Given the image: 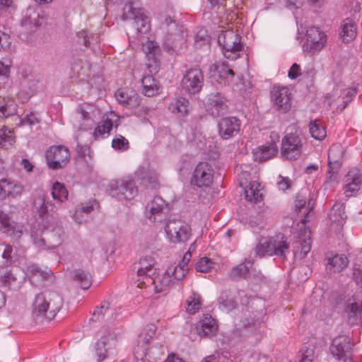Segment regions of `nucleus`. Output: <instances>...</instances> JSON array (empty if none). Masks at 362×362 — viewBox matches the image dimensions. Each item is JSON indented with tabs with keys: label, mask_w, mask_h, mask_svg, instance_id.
Here are the masks:
<instances>
[{
	"label": "nucleus",
	"mask_w": 362,
	"mask_h": 362,
	"mask_svg": "<svg viewBox=\"0 0 362 362\" xmlns=\"http://www.w3.org/2000/svg\"><path fill=\"white\" fill-rule=\"evenodd\" d=\"M63 306L62 296L52 291L45 290L36 295L33 303L32 318L36 323L53 320Z\"/></svg>",
	"instance_id": "obj_1"
},
{
	"label": "nucleus",
	"mask_w": 362,
	"mask_h": 362,
	"mask_svg": "<svg viewBox=\"0 0 362 362\" xmlns=\"http://www.w3.org/2000/svg\"><path fill=\"white\" fill-rule=\"evenodd\" d=\"M289 248L287 238L283 235H277L274 237L260 238L255 246V251L259 257L276 255L285 259Z\"/></svg>",
	"instance_id": "obj_2"
},
{
	"label": "nucleus",
	"mask_w": 362,
	"mask_h": 362,
	"mask_svg": "<svg viewBox=\"0 0 362 362\" xmlns=\"http://www.w3.org/2000/svg\"><path fill=\"white\" fill-rule=\"evenodd\" d=\"M109 194L118 200H132L138 194V188L129 177L112 180L107 185Z\"/></svg>",
	"instance_id": "obj_3"
},
{
	"label": "nucleus",
	"mask_w": 362,
	"mask_h": 362,
	"mask_svg": "<svg viewBox=\"0 0 362 362\" xmlns=\"http://www.w3.org/2000/svg\"><path fill=\"white\" fill-rule=\"evenodd\" d=\"M218 41L222 47L226 58L235 60L240 57L243 49L241 37L233 30H227L219 35Z\"/></svg>",
	"instance_id": "obj_4"
},
{
	"label": "nucleus",
	"mask_w": 362,
	"mask_h": 362,
	"mask_svg": "<svg viewBox=\"0 0 362 362\" xmlns=\"http://www.w3.org/2000/svg\"><path fill=\"white\" fill-rule=\"evenodd\" d=\"M215 170L208 162H199L195 167L190 179V184L194 187L206 189L214 182Z\"/></svg>",
	"instance_id": "obj_5"
},
{
	"label": "nucleus",
	"mask_w": 362,
	"mask_h": 362,
	"mask_svg": "<svg viewBox=\"0 0 362 362\" xmlns=\"http://www.w3.org/2000/svg\"><path fill=\"white\" fill-rule=\"evenodd\" d=\"M169 241L172 243H185L192 236L191 226L181 220L169 221L165 228Z\"/></svg>",
	"instance_id": "obj_6"
},
{
	"label": "nucleus",
	"mask_w": 362,
	"mask_h": 362,
	"mask_svg": "<svg viewBox=\"0 0 362 362\" xmlns=\"http://www.w3.org/2000/svg\"><path fill=\"white\" fill-rule=\"evenodd\" d=\"M155 265V258L151 255L141 257L135 264L136 276L134 280L138 287H146V282H152V276H155L156 273Z\"/></svg>",
	"instance_id": "obj_7"
},
{
	"label": "nucleus",
	"mask_w": 362,
	"mask_h": 362,
	"mask_svg": "<svg viewBox=\"0 0 362 362\" xmlns=\"http://www.w3.org/2000/svg\"><path fill=\"white\" fill-rule=\"evenodd\" d=\"M303 146V141L296 132L288 133L281 140V155L286 160H297L301 155Z\"/></svg>",
	"instance_id": "obj_8"
},
{
	"label": "nucleus",
	"mask_w": 362,
	"mask_h": 362,
	"mask_svg": "<svg viewBox=\"0 0 362 362\" xmlns=\"http://www.w3.org/2000/svg\"><path fill=\"white\" fill-rule=\"evenodd\" d=\"M327 36L318 27L312 26L307 29L305 41L303 45L304 52L313 55L319 53L326 45Z\"/></svg>",
	"instance_id": "obj_9"
},
{
	"label": "nucleus",
	"mask_w": 362,
	"mask_h": 362,
	"mask_svg": "<svg viewBox=\"0 0 362 362\" xmlns=\"http://www.w3.org/2000/svg\"><path fill=\"white\" fill-rule=\"evenodd\" d=\"M46 160L48 167L52 170H58L64 168L71 158V153L69 148L63 145H54L46 151Z\"/></svg>",
	"instance_id": "obj_10"
},
{
	"label": "nucleus",
	"mask_w": 362,
	"mask_h": 362,
	"mask_svg": "<svg viewBox=\"0 0 362 362\" xmlns=\"http://www.w3.org/2000/svg\"><path fill=\"white\" fill-rule=\"evenodd\" d=\"M123 18L124 20L129 18L134 19L139 37H142L150 32L149 18L146 15L144 9L134 8L131 4L125 5L124 7Z\"/></svg>",
	"instance_id": "obj_11"
},
{
	"label": "nucleus",
	"mask_w": 362,
	"mask_h": 362,
	"mask_svg": "<svg viewBox=\"0 0 362 362\" xmlns=\"http://www.w3.org/2000/svg\"><path fill=\"white\" fill-rule=\"evenodd\" d=\"M203 84L204 75L201 69L198 68L187 70L181 81L182 89L189 94L199 93Z\"/></svg>",
	"instance_id": "obj_12"
},
{
	"label": "nucleus",
	"mask_w": 362,
	"mask_h": 362,
	"mask_svg": "<svg viewBox=\"0 0 362 362\" xmlns=\"http://www.w3.org/2000/svg\"><path fill=\"white\" fill-rule=\"evenodd\" d=\"M26 275L31 284L36 287L45 286L47 282L54 279L53 273L49 269H42L35 264L27 267Z\"/></svg>",
	"instance_id": "obj_13"
},
{
	"label": "nucleus",
	"mask_w": 362,
	"mask_h": 362,
	"mask_svg": "<svg viewBox=\"0 0 362 362\" xmlns=\"http://www.w3.org/2000/svg\"><path fill=\"white\" fill-rule=\"evenodd\" d=\"M271 99L279 111L286 112L291 107V93L287 87L274 86L271 90Z\"/></svg>",
	"instance_id": "obj_14"
},
{
	"label": "nucleus",
	"mask_w": 362,
	"mask_h": 362,
	"mask_svg": "<svg viewBox=\"0 0 362 362\" xmlns=\"http://www.w3.org/2000/svg\"><path fill=\"white\" fill-rule=\"evenodd\" d=\"M351 343L349 339L345 337H338L333 339L330 351L332 354L340 362H351V357L349 353Z\"/></svg>",
	"instance_id": "obj_15"
},
{
	"label": "nucleus",
	"mask_w": 362,
	"mask_h": 362,
	"mask_svg": "<svg viewBox=\"0 0 362 362\" xmlns=\"http://www.w3.org/2000/svg\"><path fill=\"white\" fill-rule=\"evenodd\" d=\"M206 110L213 117H218L228 111L226 98L221 93H211L206 102Z\"/></svg>",
	"instance_id": "obj_16"
},
{
	"label": "nucleus",
	"mask_w": 362,
	"mask_h": 362,
	"mask_svg": "<svg viewBox=\"0 0 362 362\" xmlns=\"http://www.w3.org/2000/svg\"><path fill=\"white\" fill-rule=\"evenodd\" d=\"M218 127L221 137L228 139L239 132L240 121L235 117H223L218 122Z\"/></svg>",
	"instance_id": "obj_17"
},
{
	"label": "nucleus",
	"mask_w": 362,
	"mask_h": 362,
	"mask_svg": "<svg viewBox=\"0 0 362 362\" xmlns=\"http://www.w3.org/2000/svg\"><path fill=\"white\" fill-rule=\"evenodd\" d=\"M115 98L120 104L129 109L139 107L141 103L139 94L136 90L129 88L117 90Z\"/></svg>",
	"instance_id": "obj_18"
},
{
	"label": "nucleus",
	"mask_w": 362,
	"mask_h": 362,
	"mask_svg": "<svg viewBox=\"0 0 362 362\" xmlns=\"http://www.w3.org/2000/svg\"><path fill=\"white\" fill-rule=\"evenodd\" d=\"M23 226L11 219L10 216L0 211V230L14 239H18L23 234Z\"/></svg>",
	"instance_id": "obj_19"
},
{
	"label": "nucleus",
	"mask_w": 362,
	"mask_h": 362,
	"mask_svg": "<svg viewBox=\"0 0 362 362\" xmlns=\"http://www.w3.org/2000/svg\"><path fill=\"white\" fill-rule=\"evenodd\" d=\"M143 49L146 53L148 62L146 66L150 69V72H157L159 69V62L158 56L160 53V49L157 43L153 41L147 40L143 45Z\"/></svg>",
	"instance_id": "obj_20"
},
{
	"label": "nucleus",
	"mask_w": 362,
	"mask_h": 362,
	"mask_svg": "<svg viewBox=\"0 0 362 362\" xmlns=\"http://www.w3.org/2000/svg\"><path fill=\"white\" fill-rule=\"evenodd\" d=\"M357 93V89L356 88H349L344 90H339L338 88L334 89L330 93L327 94L325 98V102L328 105H331L332 102L329 101V99L332 98L338 97V100L342 97L341 104H338L337 107L339 109V111H342L346 108L349 103L352 100L353 96H354Z\"/></svg>",
	"instance_id": "obj_21"
},
{
	"label": "nucleus",
	"mask_w": 362,
	"mask_h": 362,
	"mask_svg": "<svg viewBox=\"0 0 362 362\" xmlns=\"http://www.w3.org/2000/svg\"><path fill=\"white\" fill-rule=\"evenodd\" d=\"M196 330L200 337H211L218 331V324L211 315H206L197 322Z\"/></svg>",
	"instance_id": "obj_22"
},
{
	"label": "nucleus",
	"mask_w": 362,
	"mask_h": 362,
	"mask_svg": "<svg viewBox=\"0 0 362 362\" xmlns=\"http://www.w3.org/2000/svg\"><path fill=\"white\" fill-rule=\"evenodd\" d=\"M342 158L341 148L338 145H333L328 152V171L329 179H332L341 167Z\"/></svg>",
	"instance_id": "obj_23"
},
{
	"label": "nucleus",
	"mask_w": 362,
	"mask_h": 362,
	"mask_svg": "<svg viewBox=\"0 0 362 362\" xmlns=\"http://www.w3.org/2000/svg\"><path fill=\"white\" fill-rule=\"evenodd\" d=\"M263 327L262 323L257 320L243 321L241 327L239 329L240 334L244 337H254L256 340L261 337Z\"/></svg>",
	"instance_id": "obj_24"
},
{
	"label": "nucleus",
	"mask_w": 362,
	"mask_h": 362,
	"mask_svg": "<svg viewBox=\"0 0 362 362\" xmlns=\"http://www.w3.org/2000/svg\"><path fill=\"white\" fill-rule=\"evenodd\" d=\"M362 186V176L359 174H349L346 176L344 192L346 197L355 195Z\"/></svg>",
	"instance_id": "obj_25"
},
{
	"label": "nucleus",
	"mask_w": 362,
	"mask_h": 362,
	"mask_svg": "<svg viewBox=\"0 0 362 362\" xmlns=\"http://www.w3.org/2000/svg\"><path fill=\"white\" fill-rule=\"evenodd\" d=\"M174 284L170 274L165 272L163 275L152 276V282H146V287L153 285L154 291L156 293H162L168 291Z\"/></svg>",
	"instance_id": "obj_26"
},
{
	"label": "nucleus",
	"mask_w": 362,
	"mask_h": 362,
	"mask_svg": "<svg viewBox=\"0 0 362 362\" xmlns=\"http://www.w3.org/2000/svg\"><path fill=\"white\" fill-rule=\"evenodd\" d=\"M278 151L277 145L266 144L255 148L253 151V155L255 160L264 162L274 157Z\"/></svg>",
	"instance_id": "obj_27"
},
{
	"label": "nucleus",
	"mask_w": 362,
	"mask_h": 362,
	"mask_svg": "<svg viewBox=\"0 0 362 362\" xmlns=\"http://www.w3.org/2000/svg\"><path fill=\"white\" fill-rule=\"evenodd\" d=\"M23 188L21 185L11 182L7 179L0 180V197L6 198L7 197L20 196L23 192Z\"/></svg>",
	"instance_id": "obj_28"
},
{
	"label": "nucleus",
	"mask_w": 362,
	"mask_h": 362,
	"mask_svg": "<svg viewBox=\"0 0 362 362\" xmlns=\"http://www.w3.org/2000/svg\"><path fill=\"white\" fill-rule=\"evenodd\" d=\"M115 346V339L112 334L108 337H103L96 343L95 351L98 356V361L101 362L107 357L108 349Z\"/></svg>",
	"instance_id": "obj_29"
},
{
	"label": "nucleus",
	"mask_w": 362,
	"mask_h": 362,
	"mask_svg": "<svg viewBox=\"0 0 362 362\" xmlns=\"http://www.w3.org/2000/svg\"><path fill=\"white\" fill-rule=\"evenodd\" d=\"M349 264L347 257L344 255H335L327 259V270L331 272H340L344 269Z\"/></svg>",
	"instance_id": "obj_30"
},
{
	"label": "nucleus",
	"mask_w": 362,
	"mask_h": 362,
	"mask_svg": "<svg viewBox=\"0 0 362 362\" xmlns=\"http://www.w3.org/2000/svg\"><path fill=\"white\" fill-rule=\"evenodd\" d=\"M340 36L344 42H349L356 37V25L353 20L346 18L343 21L340 29Z\"/></svg>",
	"instance_id": "obj_31"
},
{
	"label": "nucleus",
	"mask_w": 362,
	"mask_h": 362,
	"mask_svg": "<svg viewBox=\"0 0 362 362\" xmlns=\"http://www.w3.org/2000/svg\"><path fill=\"white\" fill-rule=\"evenodd\" d=\"M135 178L142 184L155 183L158 180L157 174L148 167L140 166L134 173Z\"/></svg>",
	"instance_id": "obj_32"
},
{
	"label": "nucleus",
	"mask_w": 362,
	"mask_h": 362,
	"mask_svg": "<svg viewBox=\"0 0 362 362\" xmlns=\"http://www.w3.org/2000/svg\"><path fill=\"white\" fill-rule=\"evenodd\" d=\"M141 83L142 92L146 96L152 97L159 93L160 86L152 76H144Z\"/></svg>",
	"instance_id": "obj_33"
},
{
	"label": "nucleus",
	"mask_w": 362,
	"mask_h": 362,
	"mask_svg": "<svg viewBox=\"0 0 362 362\" xmlns=\"http://www.w3.org/2000/svg\"><path fill=\"white\" fill-rule=\"evenodd\" d=\"M17 112V105L14 100L9 97L0 96V117H8Z\"/></svg>",
	"instance_id": "obj_34"
},
{
	"label": "nucleus",
	"mask_w": 362,
	"mask_h": 362,
	"mask_svg": "<svg viewBox=\"0 0 362 362\" xmlns=\"http://www.w3.org/2000/svg\"><path fill=\"white\" fill-rule=\"evenodd\" d=\"M116 117L115 114L110 112L103 119L101 124H99L94 129L93 136L95 139L103 136L105 134H109L113 127L112 117Z\"/></svg>",
	"instance_id": "obj_35"
},
{
	"label": "nucleus",
	"mask_w": 362,
	"mask_h": 362,
	"mask_svg": "<svg viewBox=\"0 0 362 362\" xmlns=\"http://www.w3.org/2000/svg\"><path fill=\"white\" fill-rule=\"evenodd\" d=\"M189 102L183 97L177 98L169 105V110L175 115L184 117L189 113Z\"/></svg>",
	"instance_id": "obj_36"
},
{
	"label": "nucleus",
	"mask_w": 362,
	"mask_h": 362,
	"mask_svg": "<svg viewBox=\"0 0 362 362\" xmlns=\"http://www.w3.org/2000/svg\"><path fill=\"white\" fill-rule=\"evenodd\" d=\"M252 262L245 260L244 262L234 267L229 273V276L233 279H245L250 274Z\"/></svg>",
	"instance_id": "obj_37"
},
{
	"label": "nucleus",
	"mask_w": 362,
	"mask_h": 362,
	"mask_svg": "<svg viewBox=\"0 0 362 362\" xmlns=\"http://www.w3.org/2000/svg\"><path fill=\"white\" fill-rule=\"evenodd\" d=\"M329 218L332 222L337 223L339 225L342 226L346 218L344 204L340 202L335 203L332 208Z\"/></svg>",
	"instance_id": "obj_38"
},
{
	"label": "nucleus",
	"mask_w": 362,
	"mask_h": 362,
	"mask_svg": "<svg viewBox=\"0 0 362 362\" xmlns=\"http://www.w3.org/2000/svg\"><path fill=\"white\" fill-rule=\"evenodd\" d=\"M245 194L248 201L255 203L259 202L262 197L260 184L257 182H251L245 188Z\"/></svg>",
	"instance_id": "obj_39"
},
{
	"label": "nucleus",
	"mask_w": 362,
	"mask_h": 362,
	"mask_svg": "<svg viewBox=\"0 0 362 362\" xmlns=\"http://www.w3.org/2000/svg\"><path fill=\"white\" fill-rule=\"evenodd\" d=\"M309 130L311 136L317 140H322L326 137L327 132L325 127L319 119L310 122Z\"/></svg>",
	"instance_id": "obj_40"
},
{
	"label": "nucleus",
	"mask_w": 362,
	"mask_h": 362,
	"mask_svg": "<svg viewBox=\"0 0 362 362\" xmlns=\"http://www.w3.org/2000/svg\"><path fill=\"white\" fill-rule=\"evenodd\" d=\"M202 307V299L199 294L192 292L186 300L185 309L187 313L193 315Z\"/></svg>",
	"instance_id": "obj_41"
},
{
	"label": "nucleus",
	"mask_w": 362,
	"mask_h": 362,
	"mask_svg": "<svg viewBox=\"0 0 362 362\" xmlns=\"http://www.w3.org/2000/svg\"><path fill=\"white\" fill-rule=\"evenodd\" d=\"M74 280L77 282L83 289L90 288L93 281L91 274L82 269H77L74 272Z\"/></svg>",
	"instance_id": "obj_42"
},
{
	"label": "nucleus",
	"mask_w": 362,
	"mask_h": 362,
	"mask_svg": "<svg viewBox=\"0 0 362 362\" xmlns=\"http://www.w3.org/2000/svg\"><path fill=\"white\" fill-rule=\"evenodd\" d=\"M315 346L313 344L304 345L298 354V362H313Z\"/></svg>",
	"instance_id": "obj_43"
},
{
	"label": "nucleus",
	"mask_w": 362,
	"mask_h": 362,
	"mask_svg": "<svg viewBox=\"0 0 362 362\" xmlns=\"http://www.w3.org/2000/svg\"><path fill=\"white\" fill-rule=\"evenodd\" d=\"M52 196L54 200L61 204L67 199L68 191L63 184L55 182L52 187Z\"/></svg>",
	"instance_id": "obj_44"
},
{
	"label": "nucleus",
	"mask_w": 362,
	"mask_h": 362,
	"mask_svg": "<svg viewBox=\"0 0 362 362\" xmlns=\"http://www.w3.org/2000/svg\"><path fill=\"white\" fill-rule=\"evenodd\" d=\"M112 313L110 303L108 301L103 300L100 303L99 306H97L93 312L92 320H101L106 315H109Z\"/></svg>",
	"instance_id": "obj_45"
},
{
	"label": "nucleus",
	"mask_w": 362,
	"mask_h": 362,
	"mask_svg": "<svg viewBox=\"0 0 362 362\" xmlns=\"http://www.w3.org/2000/svg\"><path fill=\"white\" fill-rule=\"evenodd\" d=\"M15 143L13 132L7 127L0 129V148H7Z\"/></svg>",
	"instance_id": "obj_46"
},
{
	"label": "nucleus",
	"mask_w": 362,
	"mask_h": 362,
	"mask_svg": "<svg viewBox=\"0 0 362 362\" xmlns=\"http://www.w3.org/2000/svg\"><path fill=\"white\" fill-rule=\"evenodd\" d=\"M13 247L6 243H0V267L8 266L11 260Z\"/></svg>",
	"instance_id": "obj_47"
},
{
	"label": "nucleus",
	"mask_w": 362,
	"mask_h": 362,
	"mask_svg": "<svg viewBox=\"0 0 362 362\" xmlns=\"http://www.w3.org/2000/svg\"><path fill=\"white\" fill-rule=\"evenodd\" d=\"M188 269L187 265L179 264L173 269H168L166 272L170 274V276H171L175 283L176 281L182 280L185 277Z\"/></svg>",
	"instance_id": "obj_48"
},
{
	"label": "nucleus",
	"mask_w": 362,
	"mask_h": 362,
	"mask_svg": "<svg viewBox=\"0 0 362 362\" xmlns=\"http://www.w3.org/2000/svg\"><path fill=\"white\" fill-rule=\"evenodd\" d=\"M165 201L160 197H155L153 200L146 206V211H149L151 215L148 216L151 218L152 216H155L162 212Z\"/></svg>",
	"instance_id": "obj_49"
},
{
	"label": "nucleus",
	"mask_w": 362,
	"mask_h": 362,
	"mask_svg": "<svg viewBox=\"0 0 362 362\" xmlns=\"http://www.w3.org/2000/svg\"><path fill=\"white\" fill-rule=\"evenodd\" d=\"M156 332L154 325H148L146 326L139 334L138 342L141 345H147Z\"/></svg>",
	"instance_id": "obj_50"
},
{
	"label": "nucleus",
	"mask_w": 362,
	"mask_h": 362,
	"mask_svg": "<svg viewBox=\"0 0 362 362\" xmlns=\"http://www.w3.org/2000/svg\"><path fill=\"white\" fill-rule=\"evenodd\" d=\"M96 205H98V203L95 200H93L89 202L83 204L81 206H80L75 211V220L78 223H81L83 221L82 218L83 214L90 213L94 209V206Z\"/></svg>",
	"instance_id": "obj_51"
},
{
	"label": "nucleus",
	"mask_w": 362,
	"mask_h": 362,
	"mask_svg": "<svg viewBox=\"0 0 362 362\" xmlns=\"http://www.w3.org/2000/svg\"><path fill=\"white\" fill-rule=\"evenodd\" d=\"M17 282L16 275L12 270H7L0 273V286L4 287H11Z\"/></svg>",
	"instance_id": "obj_52"
},
{
	"label": "nucleus",
	"mask_w": 362,
	"mask_h": 362,
	"mask_svg": "<svg viewBox=\"0 0 362 362\" xmlns=\"http://www.w3.org/2000/svg\"><path fill=\"white\" fill-rule=\"evenodd\" d=\"M112 147L116 151H124L129 148V143L123 136L117 135L112 141Z\"/></svg>",
	"instance_id": "obj_53"
},
{
	"label": "nucleus",
	"mask_w": 362,
	"mask_h": 362,
	"mask_svg": "<svg viewBox=\"0 0 362 362\" xmlns=\"http://www.w3.org/2000/svg\"><path fill=\"white\" fill-rule=\"evenodd\" d=\"M94 107L92 104L85 103L78 105L76 112L78 113L81 118L84 120H88L90 118V114L93 112Z\"/></svg>",
	"instance_id": "obj_54"
},
{
	"label": "nucleus",
	"mask_w": 362,
	"mask_h": 362,
	"mask_svg": "<svg viewBox=\"0 0 362 362\" xmlns=\"http://www.w3.org/2000/svg\"><path fill=\"white\" fill-rule=\"evenodd\" d=\"M215 263L209 258L204 257L201 258L196 264V269L199 272H207L214 266Z\"/></svg>",
	"instance_id": "obj_55"
},
{
	"label": "nucleus",
	"mask_w": 362,
	"mask_h": 362,
	"mask_svg": "<svg viewBox=\"0 0 362 362\" xmlns=\"http://www.w3.org/2000/svg\"><path fill=\"white\" fill-rule=\"evenodd\" d=\"M160 27L163 30H166L170 34L174 30H177V24L176 21L170 16H165L164 20L161 21Z\"/></svg>",
	"instance_id": "obj_56"
},
{
	"label": "nucleus",
	"mask_w": 362,
	"mask_h": 362,
	"mask_svg": "<svg viewBox=\"0 0 362 362\" xmlns=\"http://www.w3.org/2000/svg\"><path fill=\"white\" fill-rule=\"evenodd\" d=\"M346 312L350 317H356L361 313V306L358 303L354 302L351 299L347 301Z\"/></svg>",
	"instance_id": "obj_57"
},
{
	"label": "nucleus",
	"mask_w": 362,
	"mask_h": 362,
	"mask_svg": "<svg viewBox=\"0 0 362 362\" xmlns=\"http://www.w3.org/2000/svg\"><path fill=\"white\" fill-rule=\"evenodd\" d=\"M219 76L224 78H233L235 75L233 71L229 67L228 62H223L217 66Z\"/></svg>",
	"instance_id": "obj_58"
},
{
	"label": "nucleus",
	"mask_w": 362,
	"mask_h": 362,
	"mask_svg": "<svg viewBox=\"0 0 362 362\" xmlns=\"http://www.w3.org/2000/svg\"><path fill=\"white\" fill-rule=\"evenodd\" d=\"M40 207L38 209V214L40 216H45L49 211L55 212V206L49 202L46 201L45 198L40 200Z\"/></svg>",
	"instance_id": "obj_59"
},
{
	"label": "nucleus",
	"mask_w": 362,
	"mask_h": 362,
	"mask_svg": "<svg viewBox=\"0 0 362 362\" xmlns=\"http://www.w3.org/2000/svg\"><path fill=\"white\" fill-rule=\"evenodd\" d=\"M303 233L305 238L301 243V252L305 256L311 250V232L308 229H305Z\"/></svg>",
	"instance_id": "obj_60"
},
{
	"label": "nucleus",
	"mask_w": 362,
	"mask_h": 362,
	"mask_svg": "<svg viewBox=\"0 0 362 362\" xmlns=\"http://www.w3.org/2000/svg\"><path fill=\"white\" fill-rule=\"evenodd\" d=\"M11 45V40L9 35L0 31V51L6 50Z\"/></svg>",
	"instance_id": "obj_61"
},
{
	"label": "nucleus",
	"mask_w": 362,
	"mask_h": 362,
	"mask_svg": "<svg viewBox=\"0 0 362 362\" xmlns=\"http://www.w3.org/2000/svg\"><path fill=\"white\" fill-rule=\"evenodd\" d=\"M277 186L280 190L286 191L292 186V181L288 177L279 176Z\"/></svg>",
	"instance_id": "obj_62"
},
{
	"label": "nucleus",
	"mask_w": 362,
	"mask_h": 362,
	"mask_svg": "<svg viewBox=\"0 0 362 362\" xmlns=\"http://www.w3.org/2000/svg\"><path fill=\"white\" fill-rule=\"evenodd\" d=\"M40 122V119L35 116L33 112L28 114L23 119L21 120V125H34Z\"/></svg>",
	"instance_id": "obj_63"
},
{
	"label": "nucleus",
	"mask_w": 362,
	"mask_h": 362,
	"mask_svg": "<svg viewBox=\"0 0 362 362\" xmlns=\"http://www.w3.org/2000/svg\"><path fill=\"white\" fill-rule=\"evenodd\" d=\"M301 75V69L300 65L295 63L293 64L288 71V76L291 79H295Z\"/></svg>",
	"instance_id": "obj_64"
}]
</instances>
